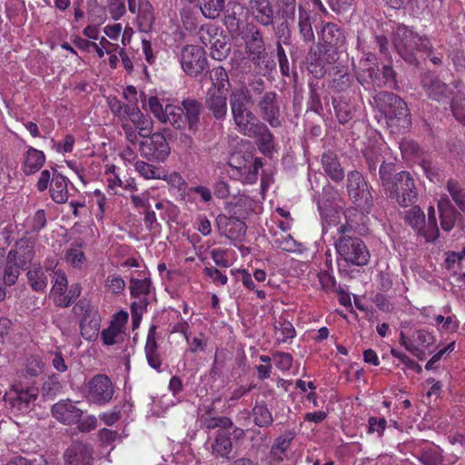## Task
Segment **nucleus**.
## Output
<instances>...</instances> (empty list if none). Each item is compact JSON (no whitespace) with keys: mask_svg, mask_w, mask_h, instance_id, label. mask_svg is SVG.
<instances>
[{"mask_svg":"<svg viewBox=\"0 0 465 465\" xmlns=\"http://www.w3.org/2000/svg\"><path fill=\"white\" fill-rule=\"evenodd\" d=\"M231 113L236 128L242 135L255 139L260 153L271 157L277 152V143L273 134L264 122H262L249 109L253 104L250 91L245 87L232 90L229 95Z\"/></svg>","mask_w":465,"mask_h":465,"instance_id":"nucleus-1","label":"nucleus"},{"mask_svg":"<svg viewBox=\"0 0 465 465\" xmlns=\"http://www.w3.org/2000/svg\"><path fill=\"white\" fill-rule=\"evenodd\" d=\"M395 164L381 167L380 185L386 195L403 208L418 201V188L413 176L408 171L395 173Z\"/></svg>","mask_w":465,"mask_h":465,"instance_id":"nucleus-2","label":"nucleus"},{"mask_svg":"<svg viewBox=\"0 0 465 465\" xmlns=\"http://www.w3.org/2000/svg\"><path fill=\"white\" fill-rule=\"evenodd\" d=\"M339 237L334 247L340 258L349 265L365 266L371 259L368 247L361 238L354 235L353 226L346 223L337 228Z\"/></svg>","mask_w":465,"mask_h":465,"instance_id":"nucleus-3","label":"nucleus"},{"mask_svg":"<svg viewBox=\"0 0 465 465\" xmlns=\"http://www.w3.org/2000/svg\"><path fill=\"white\" fill-rule=\"evenodd\" d=\"M374 102L384 114L391 133L404 134L411 126V117L407 104L397 94L381 91L375 94Z\"/></svg>","mask_w":465,"mask_h":465,"instance_id":"nucleus-4","label":"nucleus"},{"mask_svg":"<svg viewBox=\"0 0 465 465\" xmlns=\"http://www.w3.org/2000/svg\"><path fill=\"white\" fill-rule=\"evenodd\" d=\"M392 45L399 55L410 64L417 63V51L430 53L433 48L426 35H420L403 24H397L393 27Z\"/></svg>","mask_w":465,"mask_h":465,"instance_id":"nucleus-5","label":"nucleus"},{"mask_svg":"<svg viewBox=\"0 0 465 465\" xmlns=\"http://www.w3.org/2000/svg\"><path fill=\"white\" fill-rule=\"evenodd\" d=\"M239 35L243 42L245 54L253 64L256 73L263 75L270 73L274 64L267 60L266 45L261 28L254 23H247Z\"/></svg>","mask_w":465,"mask_h":465,"instance_id":"nucleus-6","label":"nucleus"},{"mask_svg":"<svg viewBox=\"0 0 465 465\" xmlns=\"http://www.w3.org/2000/svg\"><path fill=\"white\" fill-rule=\"evenodd\" d=\"M421 86L427 95L437 102H450L453 115L458 119L463 118V112L459 107V102L464 99V94L460 90L455 93L453 88L442 81L432 72L421 74Z\"/></svg>","mask_w":465,"mask_h":465,"instance_id":"nucleus-7","label":"nucleus"},{"mask_svg":"<svg viewBox=\"0 0 465 465\" xmlns=\"http://www.w3.org/2000/svg\"><path fill=\"white\" fill-rule=\"evenodd\" d=\"M230 176L245 184H253L258 180L259 169L262 166V159L253 157L250 152L233 153L228 163Z\"/></svg>","mask_w":465,"mask_h":465,"instance_id":"nucleus-8","label":"nucleus"},{"mask_svg":"<svg viewBox=\"0 0 465 465\" xmlns=\"http://www.w3.org/2000/svg\"><path fill=\"white\" fill-rule=\"evenodd\" d=\"M372 186L367 183L359 171H351L347 174V193L351 201L361 211L370 213L374 206Z\"/></svg>","mask_w":465,"mask_h":465,"instance_id":"nucleus-9","label":"nucleus"},{"mask_svg":"<svg viewBox=\"0 0 465 465\" xmlns=\"http://www.w3.org/2000/svg\"><path fill=\"white\" fill-rule=\"evenodd\" d=\"M200 40L205 46H210V55L217 61H223L231 53L232 45L227 35L215 25H203L199 30Z\"/></svg>","mask_w":465,"mask_h":465,"instance_id":"nucleus-10","label":"nucleus"},{"mask_svg":"<svg viewBox=\"0 0 465 465\" xmlns=\"http://www.w3.org/2000/svg\"><path fill=\"white\" fill-rule=\"evenodd\" d=\"M320 44L329 63L335 62L338 53L346 49V36L343 30L334 23L323 25L320 33Z\"/></svg>","mask_w":465,"mask_h":465,"instance_id":"nucleus-11","label":"nucleus"},{"mask_svg":"<svg viewBox=\"0 0 465 465\" xmlns=\"http://www.w3.org/2000/svg\"><path fill=\"white\" fill-rule=\"evenodd\" d=\"M115 393V386L106 374H96L85 384L84 396L90 403L104 406L110 403Z\"/></svg>","mask_w":465,"mask_h":465,"instance_id":"nucleus-12","label":"nucleus"},{"mask_svg":"<svg viewBox=\"0 0 465 465\" xmlns=\"http://www.w3.org/2000/svg\"><path fill=\"white\" fill-rule=\"evenodd\" d=\"M282 99L274 91H266L257 101V110L262 119L272 128L281 127Z\"/></svg>","mask_w":465,"mask_h":465,"instance_id":"nucleus-13","label":"nucleus"},{"mask_svg":"<svg viewBox=\"0 0 465 465\" xmlns=\"http://www.w3.org/2000/svg\"><path fill=\"white\" fill-rule=\"evenodd\" d=\"M205 54L204 49L198 45H185L182 49L180 62L187 75L196 77L207 69Z\"/></svg>","mask_w":465,"mask_h":465,"instance_id":"nucleus-14","label":"nucleus"},{"mask_svg":"<svg viewBox=\"0 0 465 465\" xmlns=\"http://www.w3.org/2000/svg\"><path fill=\"white\" fill-rule=\"evenodd\" d=\"M140 143L142 156L149 161L163 162L170 154V146L161 133L151 134Z\"/></svg>","mask_w":465,"mask_h":465,"instance_id":"nucleus-15","label":"nucleus"},{"mask_svg":"<svg viewBox=\"0 0 465 465\" xmlns=\"http://www.w3.org/2000/svg\"><path fill=\"white\" fill-rule=\"evenodd\" d=\"M245 11L252 22L264 27L273 26L275 12L270 0H248Z\"/></svg>","mask_w":465,"mask_h":465,"instance_id":"nucleus-16","label":"nucleus"},{"mask_svg":"<svg viewBox=\"0 0 465 465\" xmlns=\"http://www.w3.org/2000/svg\"><path fill=\"white\" fill-rule=\"evenodd\" d=\"M80 308L84 311V315L80 321V330L82 337L88 341H95L99 335L101 326V316L99 312L89 305H76L74 309Z\"/></svg>","mask_w":465,"mask_h":465,"instance_id":"nucleus-17","label":"nucleus"},{"mask_svg":"<svg viewBox=\"0 0 465 465\" xmlns=\"http://www.w3.org/2000/svg\"><path fill=\"white\" fill-rule=\"evenodd\" d=\"M35 242L29 238H21L15 242L14 247L8 252L6 257L12 259L20 269L26 270L35 258Z\"/></svg>","mask_w":465,"mask_h":465,"instance_id":"nucleus-18","label":"nucleus"},{"mask_svg":"<svg viewBox=\"0 0 465 465\" xmlns=\"http://www.w3.org/2000/svg\"><path fill=\"white\" fill-rule=\"evenodd\" d=\"M53 417L64 425L75 424L83 417V411L69 399L61 400L52 406Z\"/></svg>","mask_w":465,"mask_h":465,"instance_id":"nucleus-19","label":"nucleus"},{"mask_svg":"<svg viewBox=\"0 0 465 465\" xmlns=\"http://www.w3.org/2000/svg\"><path fill=\"white\" fill-rule=\"evenodd\" d=\"M38 397V389L35 387H27L19 389L14 386L13 394L9 395V403L11 407L19 412H27L34 406Z\"/></svg>","mask_w":465,"mask_h":465,"instance_id":"nucleus-20","label":"nucleus"},{"mask_svg":"<svg viewBox=\"0 0 465 465\" xmlns=\"http://www.w3.org/2000/svg\"><path fill=\"white\" fill-rule=\"evenodd\" d=\"M242 220L235 215H218L216 226L222 235L231 240L237 239L246 232V225Z\"/></svg>","mask_w":465,"mask_h":465,"instance_id":"nucleus-21","label":"nucleus"},{"mask_svg":"<svg viewBox=\"0 0 465 465\" xmlns=\"http://www.w3.org/2000/svg\"><path fill=\"white\" fill-rule=\"evenodd\" d=\"M374 58L372 54L367 56L365 62L361 61L363 67L356 73L357 81L365 88L371 89L376 87L384 86V81L380 77V68L373 64L372 66H366V63Z\"/></svg>","mask_w":465,"mask_h":465,"instance_id":"nucleus-22","label":"nucleus"},{"mask_svg":"<svg viewBox=\"0 0 465 465\" xmlns=\"http://www.w3.org/2000/svg\"><path fill=\"white\" fill-rule=\"evenodd\" d=\"M181 108L183 109V120L186 128L196 134L200 130V116L203 104L193 98H184L181 103Z\"/></svg>","mask_w":465,"mask_h":465,"instance_id":"nucleus-23","label":"nucleus"},{"mask_svg":"<svg viewBox=\"0 0 465 465\" xmlns=\"http://www.w3.org/2000/svg\"><path fill=\"white\" fill-rule=\"evenodd\" d=\"M404 222L411 226L419 236H421L428 242L427 236V222L425 220V213L422 209L415 203L411 206V209L405 211L401 214Z\"/></svg>","mask_w":465,"mask_h":465,"instance_id":"nucleus-24","label":"nucleus"},{"mask_svg":"<svg viewBox=\"0 0 465 465\" xmlns=\"http://www.w3.org/2000/svg\"><path fill=\"white\" fill-rule=\"evenodd\" d=\"M363 158L365 161L366 168L373 178L377 177V170L379 174V183H381V167L389 164H394L391 162H386L382 155V151L379 147L369 146L363 151Z\"/></svg>","mask_w":465,"mask_h":465,"instance_id":"nucleus-25","label":"nucleus"},{"mask_svg":"<svg viewBox=\"0 0 465 465\" xmlns=\"http://www.w3.org/2000/svg\"><path fill=\"white\" fill-rule=\"evenodd\" d=\"M70 465H91L93 447L88 443L74 442L65 453Z\"/></svg>","mask_w":465,"mask_h":465,"instance_id":"nucleus-26","label":"nucleus"},{"mask_svg":"<svg viewBox=\"0 0 465 465\" xmlns=\"http://www.w3.org/2000/svg\"><path fill=\"white\" fill-rule=\"evenodd\" d=\"M322 166L325 174L333 182H341L345 173L340 163L337 154L332 151H328L322 155Z\"/></svg>","mask_w":465,"mask_h":465,"instance_id":"nucleus-27","label":"nucleus"},{"mask_svg":"<svg viewBox=\"0 0 465 465\" xmlns=\"http://www.w3.org/2000/svg\"><path fill=\"white\" fill-rule=\"evenodd\" d=\"M205 106L216 121L223 122L225 120L228 113L226 96L220 94L218 92H208Z\"/></svg>","mask_w":465,"mask_h":465,"instance_id":"nucleus-28","label":"nucleus"},{"mask_svg":"<svg viewBox=\"0 0 465 465\" xmlns=\"http://www.w3.org/2000/svg\"><path fill=\"white\" fill-rule=\"evenodd\" d=\"M298 31L301 40L306 45H313L315 35L312 28V18L310 11L302 5L298 8Z\"/></svg>","mask_w":465,"mask_h":465,"instance_id":"nucleus-29","label":"nucleus"},{"mask_svg":"<svg viewBox=\"0 0 465 465\" xmlns=\"http://www.w3.org/2000/svg\"><path fill=\"white\" fill-rule=\"evenodd\" d=\"M69 183L65 176L54 170L49 188L50 197L54 203L62 204L67 202Z\"/></svg>","mask_w":465,"mask_h":465,"instance_id":"nucleus-30","label":"nucleus"},{"mask_svg":"<svg viewBox=\"0 0 465 465\" xmlns=\"http://www.w3.org/2000/svg\"><path fill=\"white\" fill-rule=\"evenodd\" d=\"M127 119L133 124L134 128L138 131L140 136L146 138L152 134L153 119L149 115L143 114L136 105H134L127 115Z\"/></svg>","mask_w":465,"mask_h":465,"instance_id":"nucleus-31","label":"nucleus"},{"mask_svg":"<svg viewBox=\"0 0 465 465\" xmlns=\"http://www.w3.org/2000/svg\"><path fill=\"white\" fill-rule=\"evenodd\" d=\"M136 20L139 31L148 33L152 30L155 17L153 7L149 0H138Z\"/></svg>","mask_w":465,"mask_h":465,"instance_id":"nucleus-32","label":"nucleus"},{"mask_svg":"<svg viewBox=\"0 0 465 465\" xmlns=\"http://www.w3.org/2000/svg\"><path fill=\"white\" fill-rule=\"evenodd\" d=\"M45 155L43 151L29 147L25 154L23 173L29 176L36 173L44 165Z\"/></svg>","mask_w":465,"mask_h":465,"instance_id":"nucleus-33","label":"nucleus"},{"mask_svg":"<svg viewBox=\"0 0 465 465\" xmlns=\"http://www.w3.org/2000/svg\"><path fill=\"white\" fill-rule=\"evenodd\" d=\"M331 104L335 116L341 124H345L354 118L356 105L344 97H332Z\"/></svg>","mask_w":465,"mask_h":465,"instance_id":"nucleus-34","label":"nucleus"},{"mask_svg":"<svg viewBox=\"0 0 465 465\" xmlns=\"http://www.w3.org/2000/svg\"><path fill=\"white\" fill-rule=\"evenodd\" d=\"M141 279L132 277L130 279V294L136 300L148 299V294L151 292L152 280L149 276V272L142 271L139 273Z\"/></svg>","mask_w":465,"mask_h":465,"instance_id":"nucleus-35","label":"nucleus"},{"mask_svg":"<svg viewBox=\"0 0 465 465\" xmlns=\"http://www.w3.org/2000/svg\"><path fill=\"white\" fill-rule=\"evenodd\" d=\"M331 74L332 78L330 83V88L337 93L348 90L353 82L351 75L347 72L344 66L332 67Z\"/></svg>","mask_w":465,"mask_h":465,"instance_id":"nucleus-36","label":"nucleus"},{"mask_svg":"<svg viewBox=\"0 0 465 465\" xmlns=\"http://www.w3.org/2000/svg\"><path fill=\"white\" fill-rule=\"evenodd\" d=\"M295 435L296 434L293 430H285L282 434L278 436L272 445L270 450L271 456L278 461H282L283 455L290 448Z\"/></svg>","mask_w":465,"mask_h":465,"instance_id":"nucleus-37","label":"nucleus"},{"mask_svg":"<svg viewBox=\"0 0 465 465\" xmlns=\"http://www.w3.org/2000/svg\"><path fill=\"white\" fill-rule=\"evenodd\" d=\"M253 423L259 428H269L273 423V417L265 401H256L252 409Z\"/></svg>","mask_w":465,"mask_h":465,"instance_id":"nucleus-38","label":"nucleus"},{"mask_svg":"<svg viewBox=\"0 0 465 465\" xmlns=\"http://www.w3.org/2000/svg\"><path fill=\"white\" fill-rule=\"evenodd\" d=\"M232 450V442L230 434L218 431L212 444V454L215 457L229 459Z\"/></svg>","mask_w":465,"mask_h":465,"instance_id":"nucleus-39","label":"nucleus"},{"mask_svg":"<svg viewBox=\"0 0 465 465\" xmlns=\"http://www.w3.org/2000/svg\"><path fill=\"white\" fill-rule=\"evenodd\" d=\"M160 122L163 124L169 123L177 130H184L186 128L183 120V109L174 104L165 105L163 117L161 118Z\"/></svg>","mask_w":465,"mask_h":465,"instance_id":"nucleus-40","label":"nucleus"},{"mask_svg":"<svg viewBox=\"0 0 465 465\" xmlns=\"http://www.w3.org/2000/svg\"><path fill=\"white\" fill-rule=\"evenodd\" d=\"M445 264L447 270L457 276L458 279L465 278V252H450L447 254Z\"/></svg>","mask_w":465,"mask_h":465,"instance_id":"nucleus-41","label":"nucleus"},{"mask_svg":"<svg viewBox=\"0 0 465 465\" xmlns=\"http://www.w3.org/2000/svg\"><path fill=\"white\" fill-rule=\"evenodd\" d=\"M26 277L28 284L35 292H44L45 291L48 284V278L39 264L29 270L26 272Z\"/></svg>","mask_w":465,"mask_h":465,"instance_id":"nucleus-42","label":"nucleus"},{"mask_svg":"<svg viewBox=\"0 0 465 465\" xmlns=\"http://www.w3.org/2000/svg\"><path fill=\"white\" fill-rule=\"evenodd\" d=\"M253 200L245 194L234 197L232 203L231 213L241 219H245L253 209Z\"/></svg>","mask_w":465,"mask_h":465,"instance_id":"nucleus-43","label":"nucleus"},{"mask_svg":"<svg viewBox=\"0 0 465 465\" xmlns=\"http://www.w3.org/2000/svg\"><path fill=\"white\" fill-rule=\"evenodd\" d=\"M438 208L440 212L441 228L446 232L450 231L455 224L454 209L450 205L449 201H440L438 203Z\"/></svg>","mask_w":465,"mask_h":465,"instance_id":"nucleus-44","label":"nucleus"},{"mask_svg":"<svg viewBox=\"0 0 465 465\" xmlns=\"http://www.w3.org/2000/svg\"><path fill=\"white\" fill-rule=\"evenodd\" d=\"M201 12L208 19H216L224 8V0H202Z\"/></svg>","mask_w":465,"mask_h":465,"instance_id":"nucleus-45","label":"nucleus"},{"mask_svg":"<svg viewBox=\"0 0 465 465\" xmlns=\"http://www.w3.org/2000/svg\"><path fill=\"white\" fill-rule=\"evenodd\" d=\"M446 189L456 205L465 213V189L461 184L458 181L450 179L447 182Z\"/></svg>","mask_w":465,"mask_h":465,"instance_id":"nucleus-46","label":"nucleus"},{"mask_svg":"<svg viewBox=\"0 0 465 465\" xmlns=\"http://www.w3.org/2000/svg\"><path fill=\"white\" fill-rule=\"evenodd\" d=\"M201 424L207 430H213L215 428L229 429L232 426V420L225 416H210L204 414L200 419Z\"/></svg>","mask_w":465,"mask_h":465,"instance_id":"nucleus-47","label":"nucleus"},{"mask_svg":"<svg viewBox=\"0 0 465 465\" xmlns=\"http://www.w3.org/2000/svg\"><path fill=\"white\" fill-rule=\"evenodd\" d=\"M81 285L79 283L72 284L68 292L64 294L56 295L54 298V303L58 307H69L81 294Z\"/></svg>","mask_w":465,"mask_h":465,"instance_id":"nucleus-48","label":"nucleus"},{"mask_svg":"<svg viewBox=\"0 0 465 465\" xmlns=\"http://www.w3.org/2000/svg\"><path fill=\"white\" fill-rule=\"evenodd\" d=\"M24 270L25 269H20V265L16 264L15 262H13L11 258L9 259L6 257L3 272L4 283L7 286L15 285L21 274V271Z\"/></svg>","mask_w":465,"mask_h":465,"instance_id":"nucleus-49","label":"nucleus"},{"mask_svg":"<svg viewBox=\"0 0 465 465\" xmlns=\"http://www.w3.org/2000/svg\"><path fill=\"white\" fill-rule=\"evenodd\" d=\"M210 78L218 93L228 89L231 85L228 74L223 66L213 68L210 72Z\"/></svg>","mask_w":465,"mask_h":465,"instance_id":"nucleus-50","label":"nucleus"},{"mask_svg":"<svg viewBox=\"0 0 465 465\" xmlns=\"http://www.w3.org/2000/svg\"><path fill=\"white\" fill-rule=\"evenodd\" d=\"M124 331L118 328L109 325L101 332V340L104 346H112L124 341Z\"/></svg>","mask_w":465,"mask_h":465,"instance_id":"nucleus-51","label":"nucleus"},{"mask_svg":"<svg viewBox=\"0 0 465 465\" xmlns=\"http://www.w3.org/2000/svg\"><path fill=\"white\" fill-rule=\"evenodd\" d=\"M335 200L336 193L333 191V189L331 187L323 188L322 194L320 196L317 202L319 213L337 208L338 206L335 203Z\"/></svg>","mask_w":465,"mask_h":465,"instance_id":"nucleus-52","label":"nucleus"},{"mask_svg":"<svg viewBox=\"0 0 465 465\" xmlns=\"http://www.w3.org/2000/svg\"><path fill=\"white\" fill-rule=\"evenodd\" d=\"M276 340L279 342H286L289 339H292L296 335L293 325L288 321L278 322L275 325Z\"/></svg>","mask_w":465,"mask_h":465,"instance_id":"nucleus-53","label":"nucleus"},{"mask_svg":"<svg viewBox=\"0 0 465 465\" xmlns=\"http://www.w3.org/2000/svg\"><path fill=\"white\" fill-rule=\"evenodd\" d=\"M135 170L145 179H162L163 177V172L143 161H138L134 164Z\"/></svg>","mask_w":465,"mask_h":465,"instance_id":"nucleus-54","label":"nucleus"},{"mask_svg":"<svg viewBox=\"0 0 465 465\" xmlns=\"http://www.w3.org/2000/svg\"><path fill=\"white\" fill-rule=\"evenodd\" d=\"M107 103L112 113L121 121L127 120V115L134 107V104H124L116 97L108 98Z\"/></svg>","mask_w":465,"mask_h":465,"instance_id":"nucleus-55","label":"nucleus"},{"mask_svg":"<svg viewBox=\"0 0 465 465\" xmlns=\"http://www.w3.org/2000/svg\"><path fill=\"white\" fill-rule=\"evenodd\" d=\"M273 30L277 38V43H280L282 45H290L292 44L291 25L286 19L277 25V26L273 25Z\"/></svg>","mask_w":465,"mask_h":465,"instance_id":"nucleus-56","label":"nucleus"},{"mask_svg":"<svg viewBox=\"0 0 465 465\" xmlns=\"http://www.w3.org/2000/svg\"><path fill=\"white\" fill-rule=\"evenodd\" d=\"M427 236L428 242H435L439 235L440 231L437 224L435 209L432 206L428 208V220H427Z\"/></svg>","mask_w":465,"mask_h":465,"instance_id":"nucleus-57","label":"nucleus"},{"mask_svg":"<svg viewBox=\"0 0 465 465\" xmlns=\"http://www.w3.org/2000/svg\"><path fill=\"white\" fill-rule=\"evenodd\" d=\"M322 222V232H327V226L337 225L340 222V211L337 208L330 209L328 211L320 212Z\"/></svg>","mask_w":465,"mask_h":465,"instance_id":"nucleus-58","label":"nucleus"},{"mask_svg":"<svg viewBox=\"0 0 465 465\" xmlns=\"http://www.w3.org/2000/svg\"><path fill=\"white\" fill-rule=\"evenodd\" d=\"M27 223L31 232H40L46 225L45 211L37 210L32 217L28 218Z\"/></svg>","mask_w":465,"mask_h":465,"instance_id":"nucleus-59","label":"nucleus"},{"mask_svg":"<svg viewBox=\"0 0 465 465\" xmlns=\"http://www.w3.org/2000/svg\"><path fill=\"white\" fill-rule=\"evenodd\" d=\"M61 390L62 384L54 377H51L45 381L42 387L43 396L47 399H53L61 392Z\"/></svg>","mask_w":465,"mask_h":465,"instance_id":"nucleus-60","label":"nucleus"},{"mask_svg":"<svg viewBox=\"0 0 465 465\" xmlns=\"http://www.w3.org/2000/svg\"><path fill=\"white\" fill-rule=\"evenodd\" d=\"M54 284L52 292L54 297L56 295L64 294L67 291L68 281L65 273L62 270L54 271Z\"/></svg>","mask_w":465,"mask_h":465,"instance_id":"nucleus-61","label":"nucleus"},{"mask_svg":"<svg viewBox=\"0 0 465 465\" xmlns=\"http://www.w3.org/2000/svg\"><path fill=\"white\" fill-rule=\"evenodd\" d=\"M391 354L394 358L399 359L408 369L415 371L417 373H421L422 368L421 366L408 357L405 353L400 351L397 349L391 348Z\"/></svg>","mask_w":465,"mask_h":465,"instance_id":"nucleus-62","label":"nucleus"},{"mask_svg":"<svg viewBox=\"0 0 465 465\" xmlns=\"http://www.w3.org/2000/svg\"><path fill=\"white\" fill-rule=\"evenodd\" d=\"M105 287L114 294L121 293L125 288V282L119 275H109L105 280Z\"/></svg>","mask_w":465,"mask_h":465,"instance_id":"nucleus-63","label":"nucleus"},{"mask_svg":"<svg viewBox=\"0 0 465 465\" xmlns=\"http://www.w3.org/2000/svg\"><path fill=\"white\" fill-rule=\"evenodd\" d=\"M65 259L74 268H80L86 260L84 253L74 248L66 251Z\"/></svg>","mask_w":465,"mask_h":465,"instance_id":"nucleus-64","label":"nucleus"}]
</instances>
